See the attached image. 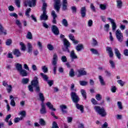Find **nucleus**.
<instances>
[{
	"instance_id": "obj_1",
	"label": "nucleus",
	"mask_w": 128,
	"mask_h": 128,
	"mask_svg": "<svg viewBox=\"0 0 128 128\" xmlns=\"http://www.w3.org/2000/svg\"><path fill=\"white\" fill-rule=\"evenodd\" d=\"M32 86L35 88V91L37 92H40V88L38 84V78L36 76L34 77L33 80L31 82V85L28 86V90L31 92H34V88Z\"/></svg>"
},
{
	"instance_id": "obj_2",
	"label": "nucleus",
	"mask_w": 128,
	"mask_h": 128,
	"mask_svg": "<svg viewBox=\"0 0 128 128\" xmlns=\"http://www.w3.org/2000/svg\"><path fill=\"white\" fill-rule=\"evenodd\" d=\"M58 54L54 53L52 56V64L53 66V72L54 74H56V69L58 68Z\"/></svg>"
},
{
	"instance_id": "obj_3",
	"label": "nucleus",
	"mask_w": 128,
	"mask_h": 128,
	"mask_svg": "<svg viewBox=\"0 0 128 128\" xmlns=\"http://www.w3.org/2000/svg\"><path fill=\"white\" fill-rule=\"evenodd\" d=\"M94 110L95 112H96L100 116H102V118L106 116V112L104 107L102 108L100 106H94Z\"/></svg>"
},
{
	"instance_id": "obj_4",
	"label": "nucleus",
	"mask_w": 128,
	"mask_h": 128,
	"mask_svg": "<svg viewBox=\"0 0 128 128\" xmlns=\"http://www.w3.org/2000/svg\"><path fill=\"white\" fill-rule=\"evenodd\" d=\"M64 48H62L63 52H70V43L66 40V38L63 39Z\"/></svg>"
},
{
	"instance_id": "obj_5",
	"label": "nucleus",
	"mask_w": 128,
	"mask_h": 128,
	"mask_svg": "<svg viewBox=\"0 0 128 128\" xmlns=\"http://www.w3.org/2000/svg\"><path fill=\"white\" fill-rule=\"evenodd\" d=\"M116 36L119 42H124V34L122 33V32L120 30V29H118L116 30Z\"/></svg>"
},
{
	"instance_id": "obj_6",
	"label": "nucleus",
	"mask_w": 128,
	"mask_h": 128,
	"mask_svg": "<svg viewBox=\"0 0 128 128\" xmlns=\"http://www.w3.org/2000/svg\"><path fill=\"white\" fill-rule=\"evenodd\" d=\"M70 94L73 102L78 104L80 102V97L76 92H72Z\"/></svg>"
},
{
	"instance_id": "obj_7",
	"label": "nucleus",
	"mask_w": 128,
	"mask_h": 128,
	"mask_svg": "<svg viewBox=\"0 0 128 128\" xmlns=\"http://www.w3.org/2000/svg\"><path fill=\"white\" fill-rule=\"evenodd\" d=\"M25 6H28L30 8H32L36 6V0H26L24 2Z\"/></svg>"
},
{
	"instance_id": "obj_8",
	"label": "nucleus",
	"mask_w": 128,
	"mask_h": 128,
	"mask_svg": "<svg viewBox=\"0 0 128 128\" xmlns=\"http://www.w3.org/2000/svg\"><path fill=\"white\" fill-rule=\"evenodd\" d=\"M54 0V8L56 10L57 12H60V0Z\"/></svg>"
},
{
	"instance_id": "obj_9",
	"label": "nucleus",
	"mask_w": 128,
	"mask_h": 128,
	"mask_svg": "<svg viewBox=\"0 0 128 128\" xmlns=\"http://www.w3.org/2000/svg\"><path fill=\"white\" fill-rule=\"evenodd\" d=\"M52 32L55 36H58L60 34V30L58 28L56 25H52L51 28Z\"/></svg>"
},
{
	"instance_id": "obj_10",
	"label": "nucleus",
	"mask_w": 128,
	"mask_h": 128,
	"mask_svg": "<svg viewBox=\"0 0 128 128\" xmlns=\"http://www.w3.org/2000/svg\"><path fill=\"white\" fill-rule=\"evenodd\" d=\"M69 53L70 54V58L72 62H74V60H78V56H76V54L74 52V50H72L71 52L70 51Z\"/></svg>"
},
{
	"instance_id": "obj_11",
	"label": "nucleus",
	"mask_w": 128,
	"mask_h": 128,
	"mask_svg": "<svg viewBox=\"0 0 128 128\" xmlns=\"http://www.w3.org/2000/svg\"><path fill=\"white\" fill-rule=\"evenodd\" d=\"M47 12L43 11L42 14L40 16V20H48V16L46 14Z\"/></svg>"
},
{
	"instance_id": "obj_12",
	"label": "nucleus",
	"mask_w": 128,
	"mask_h": 128,
	"mask_svg": "<svg viewBox=\"0 0 128 128\" xmlns=\"http://www.w3.org/2000/svg\"><path fill=\"white\" fill-rule=\"evenodd\" d=\"M51 16H52V24H56V18H58V15H56V12L54 10H52Z\"/></svg>"
},
{
	"instance_id": "obj_13",
	"label": "nucleus",
	"mask_w": 128,
	"mask_h": 128,
	"mask_svg": "<svg viewBox=\"0 0 128 128\" xmlns=\"http://www.w3.org/2000/svg\"><path fill=\"white\" fill-rule=\"evenodd\" d=\"M78 74L77 75L78 78H80V76H86V74H88L86 71L84 69L78 70Z\"/></svg>"
},
{
	"instance_id": "obj_14",
	"label": "nucleus",
	"mask_w": 128,
	"mask_h": 128,
	"mask_svg": "<svg viewBox=\"0 0 128 128\" xmlns=\"http://www.w3.org/2000/svg\"><path fill=\"white\" fill-rule=\"evenodd\" d=\"M108 20L110 21L112 24V30L114 32V30H116V22H114V19H112L110 18H108Z\"/></svg>"
},
{
	"instance_id": "obj_15",
	"label": "nucleus",
	"mask_w": 128,
	"mask_h": 128,
	"mask_svg": "<svg viewBox=\"0 0 128 128\" xmlns=\"http://www.w3.org/2000/svg\"><path fill=\"white\" fill-rule=\"evenodd\" d=\"M80 14L82 18H86V8L85 6H83L81 8Z\"/></svg>"
},
{
	"instance_id": "obj_16",
	"label": "nucleus",
	"mask_w": 128,
	"mask_h": 128,
	"mask_svg": "<svg viewBox=\"0 0 128 128\" xmlns=\"http://www.w3.org/2000/svg\"><path fill=\"white\" fill-rule=\"evenodd\" d=\"M40 114H46V108L44 104H41V108L40 109Z\"/></svg>"
},
{
	"instance_id": "obj_17",
	"label": "nucleus",
	"mask_w": 128,
	"mask_h": 128,
	"mask_svg": "<svg viewBox=\"0 0 128 128\" xmlns=\"http://www.w3.org/2000/svg\"><path fill=\"white\" fill-rule=\"evenodd\" d=\"M68 0H62V10H68Z\"/></svg>"
},
{
	"instance_id": "obj_18",
	"label": "nucleus",
	"mask_w": 128,
	"mask_h": 128,
	"mask_svg": "<svg viewBox=\"0 0 128 128\" xmlns=\"http://www.w3.org/2000/svg\"><path fill=\"white\" fill-rule=\"evenodd\" d=\"M12 52L16 58H20L22 56V53L18 49H14L12 50Z\"/></svg>"
},
{
	"instance_id": "obj_19",
	"label": "nucleus",
	"mask_w": 128,
	"mask_h": 128,
	"mask_svg": "<svg viewBox=\"0 0 128 128\" xmlns=\"http://www.w3.org/2000/svg\"><path fill=\"white\" fill-rule=\"evenodd\" d=\"M114 54L118 60H120V58H122V54L120 52V50H118V49L116 48H114Z\"/></svg>"
},
{
	"instance_id": "obj_20",
	"label": "nucleus",
	"mask_w": 128,
	"mask_h": 128,
	"mask_svg": "<svg viewBox=\"0 0 128 128\" xmlns=\"http://www.w3.org/2000/svg\"><path fill=\"white\" fill-rule=\"evenodd\" d=\"M60 109L61 110L62 114H66L68 111L66 110L68 108V106L64 104H62L60 106Z\"/></svg>"
},
{
	"instance_id": "obj_21",
	"label": "nucleus",
	"mask_w": 128,
	"mask_h": 128,
	"mask_svg": "<svg viewBox=\"0 0 128 128\" xmlns=\"http://www.w3.org/2000/svg\"><path fill=\"white\" fill-rule=\"evenodd\" d=\"M46 106L48 108L49 110H52L54 112H56V110L55 108H54V105L50 102H48L46 103Z\"/></svg>"
},
{
	"instance_id": "obj_22",
	"label": "nucleus",
	"mask_w": 128,
	"mask_h": 128,
	"mask_svg": "<svg viewBox=\"0 0 128 128\" xmlns=\"http://www.w3.org/2000/svg\"><path fill=\"white\" fill-rule=\"evenodd\" d=\"M106 50L109 54L110 58H112L114 56V52H112V48L106 47Z\"/></svg>"
},
{
	"instance_id": "obj_23",
	"label": "nucleus",
	"mask_w": 128,
	"mask_h": 128,
	"mask_svg": "<svg viewBox=\"0 0 128 128\" xmlns=\"http://www.w3.org/2000/svg\"><path fill=\"white\" fill-rule=\"evenodd\" d=\"M84 45L82 44H79L76 47V50L77 52H80L84 50Z\"/></svg>"
},
{
	"instance_id": "obj_24",
	"label": "nucleus",
	"mask_w": 128,
	"mask_h": 128,
	"mask_svg": "<svg viewBox=\"0 0 128 128\" xmlns=\"http://www.w3.org/2000/svg\"><path fill=\"white\" fill-rule=\"evenodd\" d=\"M19 74L21 76H27L28 72L24 69H22L20 72Z\"/></svg>"
},
{
	"instance_id": "obj_25",
	"label": "nucleus",
	"mask_w": 128,
	"mask_h": 128,
	"mask_svg": "<svg viewBox=\"0 0 128 128\" xmlns=\"http://www.w3.org/2000/svg\"><path fill=\"white\" fill-rule=\"evenodd\" d=\"M2 34L6 36L8 33H6V30H4L2 25L0 24V35Z\"/></svg>"
},
{
	"instance_id": "obj_26",
	"label": "nucleus",
	"mask_w": 128,
	"mask_h": 128,
	"mask_svg": "<svg viewBox=\"0 0 128 128\" xmlns=\"http://www.w3.org/2000/svg\"><path fill=\"white\" fill-rule=\"evenodd\" d=\"M15 66L16 70L19 72H20L22 70V64L18 63L15 65Z\"/></svg>"
},
{
	"instance_id": "obj_27",
	"label": "nucleus",
	"mask_w": 128,
	"mask_h": 128,
	"mask_svg": "<svg viewBox=\"0 0 128 128\" xmlns=\"http://www.w3.org/2000/svg\"><path fill=\"white\" fill-rule=\"evenodd\" d=\"M76 106L78 110H80L81 112H84V106L80 105L78 103H76Z\"/></svg>"
},
{
	"instance_id": "obj_28",
	"label": "nucleus",
	"mask_w": 128,
	"mask_h": 128,
	"mask_svg": "<svg viewBox=\"0 0 128 128\" xmlns=\"http://www.w3.org/2000/svg\"><path fill=\"white\" fill-rule=\"evenodd\" d=\"M38 96L40 100L42 102V104H44V94L42 92H39Z\"/></svg>"
},
{
	"instance_id": "obj_29",
	"label": "nucleus",
	"mask_w": 128,
	"mask_h": 128,
	"mask_svg": "<svg viewBox=\"0 0 128 128\" xmlns=\"http://www.w3.org/2000/svg\"><path fill=\"white\" fill-rule=\"evenodd\" d=\"M80 93L84 100H86V92L84 89L80 90Z\"/></svg>"
},
{
	"instance_id": "obj_30",
	"label": "nucleus",
	"mask_w": 128,
	"mask_h": 128,
	"mask_svg": "<svg viewBox=\"0 0 128 128\" xmlns=\"http://www.w3.org/2000/svg\"><path fill=\"white\" fill-rule=\"evenodd\" d=\"M116 2L118 8H122V2L120 0H117Z\"/></svg>"
},
{
	"instance_id": "obj_31",
	"label": "nucleus",
	"mask_w": 128,
	"mask_h": 128,
	"mask_svg": "<svg viewBox=\"0 0 128 128\" xmlns=\"http://www.w3.org/2000/svg\"><path fill=\"white\" fill-rule=\"evenodd\" d=\"M28 82H30V78H23L22 80V84H28Z\"/></svg>"
},
{
	"instance_id": "obj_32",
	"label": "nucleus",
	"mask_w": 128,
	"mask_h": 128,
	"mask_svg": "<svg viewBox=\"0 0 128 128\" xmlns=\"http://www.w3.org/2000/svg\"><path fill=\"white\" fill-rule=\"evenodd\" d=\"M19 114L20 116H22L21 117H20L21 118V120H24V118H26V111L23 110L22 112H20L19 113Z\"/></svg>"
},
{
	"instance_id": "obj_33",
	"label": "nucleus",
	"mask_w": 128,
	"mask_h": 128,
	"mask_svg": "<svg viewBox=\"0 0 128 128\" xmlns=\"http://www.w3.org/2000/svg\"><path fill=\"white\" fill-rule=\"evenodd\" d=\"M62 24L66 28L68 26V20L66 19H63L62 22Z\"/></svg>"
},
{
	"instance_id": "obj_34",
	"label": "nucleus",
	"mask_w": 128,
	"mask_h": 128,
	"mask_svg": "<svg viewBox=\"0 0 128 128\" xmlns=\"http://www.w3.org/2000/svg\"><path fill=\"white\" fill-rule=\"evenodd\" d=\"M28 54H30V52H32V44H30V43H28Z\"/></svg>"
},
{
	"instance_id": "obj_35",
	"label": "nucleus",
	"mask_w": 128,
	"mask_h": 128,
	"mask_svg": "<svg viewBox=\"0 0 128 128\" xmlns=\"http://www.w3.org/2000/svg\"><path fill=\"white\" fill-rule=\"evenodd\" d=\"M98 78L102 86H106V82H104V78H102V76H99Z\"/></svg>"
},
{
	"instance_id": "obj_36",
	"label": "nucleus",
	"mask_w": 128,
	"mask_h": 128,
	"mask_svg": "<svg viewBox=\"0 0 128 128\" xmlns=\"http://www.w3.org/2000/svg\"><path fill=\"white\" fill-rule=\"evenodd\" d=\"M40 75L42 76L45 82H48V76L47 75L44 74V73H40Z\"/></svg>"
},
{
	"instance_id": "obj_37",
	"label": "nucleus",
	"mask_w": 128,
	"mask_h": 128,
	"mask_svg": "<svg viewBox=\"0 0 128 128\" xmlns=\"http://www.w3.org/2000/svg\"><path fill=\"white\" fill-rule=\"evenodd\" d=\"M46 8H48V4L46 2H44L42 6V10L46 12Z\"/></svg>"
},
{
	"instance_id": "obj_38",
	"label": "nucleus",
	"mask_w": 128,
	"mask_h": 128,
	"mask_svg": "<svg viewBox=\"0 0 128 128\" xmlns=\"http://www.w3.org/2000/svg\"><path fill=\"white\" fill-rule=\"evenodd\" d=\"M26 38L28 40H32V32H28L26 36Z\"/></svg>"
},
{
	"instance_id": "obj_39",
	"label": "nucleus",
	"mask_w": 128,
	"mask_h": 128,
	"mask_svg": "<svg viewBox=\"0 0 128 128\" xmlns=\"http://www.w3.org/2000/svg\"><path fill=\"white\" fill-rule=\"evenodd\" d=\"M39 124H40V126H44L46 124V121L43 118H40L39 120Z\"/></svg>"
},
{
	"instance_id": "obj_40",
	"label": "nucleus",
	"mask_w": 128,
	"mask_h": 128,
	"mask_svg": "<svg viewBox=\"0 0 128 128\" xmlns=\"http://www.w3.org/2000/svg\"><path fill=\"white\" fill-rule=\"evenodd\" d=\"M90 52H92V54H98V56H100V54L98 53V50L92 48L90 50Z\"/></svg>"
},
{
	"instance_id": "obj_41",
	"label": "nucleus",
	"mask_w": 128,
	"mask_h": 128,
	"mask_svg": "<svg viewBox=\"0 0 128 128\" xmlns=\"http://www.w3.org/2000/svg\"><path fill=\"white\" fill-rule=\"evenodd\" d=\"M92 46H98V42L94 38L92 39Z\"/></svg>"
},
{
	"instance_id": "obj_42",
	"label": "nucleus",
	"mask_w": 128,
	"mask_h": 128,
	"mask_svg": "<svg viewBox=\"0 0 128 128\" xmlns=\"http://www.w3.org/2000/svg\"><path fill=\"white\" fill-rule=\"evenodd\" d=\"M16 24L20 28H22V22H20V20H16Z\"/></svg>"
},
{
	"instance_id": "obj_43",
	"label": "nucleus",
	"mask_w": 128,
	"mask_h": 128,
	"mask_svg": "<svg viewBox=\"0 0 128 128\" xmlns=\"http://www.w3.org/2000/svg\"><path fill=\"white\" fill-rule=\"evenodd\" d=\"M79 82L80 86H84L88 84V82L84 80H80Z\"/></svg>"
},
{
	"instance_id": "obj_44",
	"label": "nucleus",
	"mask_w": 128,
	"mask_h": 128,
	"mask_svg": "<svg viewBox=\"0 0 128 128\" xmlns=\"http://www.w3.org/2000/svg\"><path fill=\"white\" fill-rule=\"evenodd\" d=\"M100 8L102 10H106V4H100Z\"/></svg>"
},
{
	"instance_id": "obj_45",
	"label": "nucleus",
	"mask_w": 128,
	"mask_h": 128,
	"mask_svg": "<svg viewBox=\"0 0 128 128\" xmlns=\"http://www.w3.org/2000/svg\"><path fill=\"white\" fill-rule=\"evenodd\" d=\"M69 76L70 78H74V71L72 68L70 69L69 72Z\"/></svg>"
},
{
	"instance_id": "obj_46",
	"label": "nucleus",
	"mask_w": 128,
	"mask_h": 128,
	"mask_svg": "<svg viewBox=\"0 0 128 128\" xmlns=\"http://www.w3.org/2000/svg\"><path fill=\"white\" fill-rule=\"evenodd\" d=\"M47 48H48L49 50H54V46L50 44L47 45Z\"/></svg>"
},
{
	"instance_id": "obj_47",
	"label": "nucleus",
	"mask_w": 128,
	"mask_h": 128,
	"mask_svg": "<svg viewBox=\"0 0 128 128\" xmlns=\"http://www.w3.org/2000/svg\"><path fill=\"white\" fill-rule=\"evenodd\" d=\"M30 10H32V9L30 8H27L25 14L26 16H28V18H30Z\"/></svg>"
},
{
	"instance_id": "obj_48",
	"label": "nucleus",
	"mask_w": 128,
	"mask_h": 128,
	"mask_svg": "<svg viewBox=\"0 0 128 128\" xmlns=\"http://www.w3.org/2000/svg\"><path fill=\"white\" fill-rule=\"evenodd\" d=\"M109 62H110L112 68H116V64L114 63V62L113 60H110Z\"/></svg>"
},
{
	"instance_id": "obj_49",
	"label": "nucleus",
	"mask_w": 128,
	"mask_h": 128,
	"mask_svg": "<svg viewBox=\"0 0 128 128\" xmlns=\"http://www.w3.org/2000/svg\"><path fill=\"white\" fill-rule=\"evenodd\" d=\"M20 46H21V50L24 51L26 50V46L22 42H20Z\"/></svg>"
},
{
	"instance_id": "obj_50",
	"label": "nucleus",
	"mask_w": 128,
	"mask_h": 128,
	"mask_svg": "<svg viewBox=\"0 0 128 128\" xmlns=\"http://www.w3.org/2000/svg\"><path fill=\"white\" fill-rule=\"evenodd\" d=\"M7 86L8 87L6 88V90H7L8 92V94H10V92H12V85H8Z\"/></svg>"
},
{
	"instance_id": "obj_51",
	"label": "nucleus",
	"mask_w": 128,
	"mask_h": 128,
	"mask_svg": "<svg viewBox=\"0 0 128 128\" xmlns=\"http://www.w3.org/2000/svg\"><path fill=\"white\" fill-rule=\"evenodd\" d=\"M42 68L43 72H44L45 74L48 72V67H46V66H42Z\"/></svg>"
},
{
	"instance_id": "obj_52",
	"label": "nucleus",
	"mask_w": 128,
	"mask_h": 128,
	"mask_svg": "<svg viewBox=\"0 0 128 128\" xmlns=\"http://www.w3.org/2000/svg\"><path fill=\"white\" fill-rule=\"evenodd\" d=\"M117 105L118 106V108H119V110H122L123 107H122V102H118Z\"/></svg>"
},
{
	"instance_id": "obj_53",
	"label": "nucleus",
	"mask_w": 128,
	"mask_h": 128,
	"mask_svg": "<svg viewBox=\"0 0 128 128\" xmlns=\"http://www.w3.org/2000/svg\"><path fill=\"white\" fill-rule=\"evenodd\" d=\"M15 4L18 8H20V0H14Z\"/></svg>"
},
{
	"instance_id": "obj_54",
	"label": "nucleus",
	"mask_w": 128,
	"mask_h": 128,
	"mask_svg": "<svg viewBox=\"0 0 128 128\" xmlns=\"http://www.w3.org/2000/svg\"><path fill=\"white\" fill-rule=\"evenodd\" d=\"M108 30H110V24H106L104 26V30L108 32Z\"/></svg>"
},
{
	"instance_id": "obj_55",
	"label": "nucleus",
	"mask_w": 128,
	"mask_h": 128,
	"mask_svg": "<svg viewBox=\"0 0 128 128\" xmlns=\"http://www.w3.org/2000/svg\"><path fill=\"white\" fill-rule=\"evenodd\" d=\"M61 60L62 62H68V58H66V56H63L61 58Z\"/></svg>"
},
{
	"instance_id": "obj_56",
	"label": "nucleus",
	"mask_w": 128,
	"mask_h": 128,
	"mask_svg": "<svg viewBox=\"0 0 128 128\" xmlns=\"http://www.w3.org/2000/svg\"><path fill=\"white\" fill-rule=\"evenodd\" d=\"M11 118L12 114H9L7 115L6 118L4 119V122H8V120H10V118Z\"/></svg>"
},
{
	"instance_id": "obj_57",
	"label": "nucleus",
	"mask_w": 128,
	"mask_h": 128,
	"mask_svg": "<svg viewBox=\"0 0 128 128\" xmlns=\"http://www.w3.org/2000/svg\"><path fill=\"white\" fill-rule=\"evenodd\" d=\"M12 40L11 39H8L6 42V46H10L12 44Z\"/></svg>"
},
{
	"instance_id": "obj_58",
	"label": "nucleus",
	"mask_w": 128,
	"mask_h": 128,
	"mask_svg": "<svg viewBox=\"0 0 128 128\" xmlns=\"http://www.w3.org/2000/svg\"><path fill=\"white\" fill-rule=\"evenodd\" d=\"M52 128H58V124L56 122H53L52 124Z\"/></svg>"
},
{
	"instance_id": "obj_59",
	"label": "nucleus",
	"mask_w": 128,
	"mask_h": 128,
	"mask_svg": "<svg viewBox=\"0 0 128 128\" xmlns=\"http://www.w3.org/2000/svg\"><path fill=\"white\" fill-rule=\"evenodd\" d=\"M96 98L97 100H102V96L100 94H97L96 96Z\"/></svg>"
},
{
	"instance_id": "obj_60",
	"label": "nucleus",
	"mask_w": 128,
	"mask_h": 128,
	"mask_svg": "<svg viewBox=\"0 0 128 128\" xmlns=\"http://www.w3.org/2000/svg\"><path fill=\"white\" fill-rule=\"evenodd\" d=\"M112 92L114 93L116 92V86H112L110 88Z\"/></svg>"
},
{
	"instance_id": "obj_61",
	"label": "nucleus",
	"mask_w": 128,
	"mask_h": 128,
	"mask_svg": "<svg viewBox=\"0 0 128 128\" xmlns=\"http://www.w3.org/2000/svg\"><path fill=\"white\" fill-rule=\"evenodd\" d=\"M117 82L121 86H124V82L122 80H118Z\"/></svg>"
},
{
	"instance_id": "obj_62",
	"label": "nucleus",
	"mask_w": 128,
	"mask_h": 128,
	"mask_svg": "<svg viewBox=\"0 0 128 128\" xmlns=\"http://www.w3.org/2000/svg\"><path fill=\"white\" fill-rule=\"evenodd\" d=\"M90 8L92 10V12H96V7L94 6L92 3H91L90 4Z\"/></svg>"
},
{
	"instance_id": "obj_63",
	"label": "nucleus",
	"mask_w": 128,
	"mask_h": 128,
	"mask_svg": "<svg viewBox=\"0 0 128 128\" xmlns=\"http://www.w3.org/2000/svg\"><path fill=\"white\" fill-rule=\"evenodd\" d=\"M47 82L49 86H52L54 84V80H48Z\"/></svg>"
},
{
	"instance_id": "obj_64",
	"label": "nucleus",
	"mask_w": 128,
	"mask_h": 128,
	"mask_svg": "<svg viewBox=\"0 0 128 128\" xmlns=\"http://www.w3.org/2000/svg\"><path fill=\"white\" fill-rule=\"evenodd\" d=\"M108 126V122H105L101 126V128H107Z\"/></svg>"
}]
</instances>
